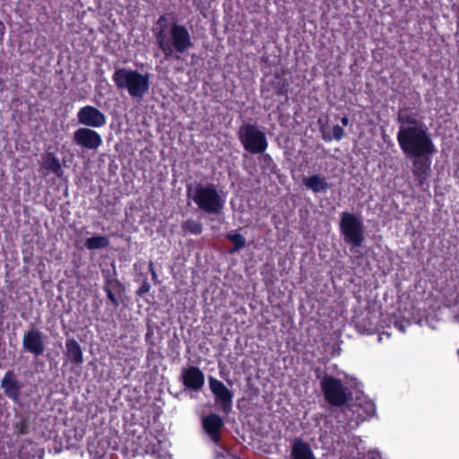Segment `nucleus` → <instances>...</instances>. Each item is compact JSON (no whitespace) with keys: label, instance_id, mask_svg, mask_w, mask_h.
I'll use <instances>...</instances> for the list:
<instances>
[{"label":"nucleus","instance_id":"1","mask_svg":"<svg viewBox=\"0 0 459 459\" xmlns=\"http://www.w3.org/2000/svg\"><path fill=\"white\" fill-rule=\"evenodd\" d=\"M398 144L407 158H420L433 156L437 148L422 126H400L397 134Z\"/></svg>","mask_w":459,"mask_h":459},{"label":"nucleus","instance_id":"2","mask_svg":"<svg viewBox=\"0 0 459 459\" xmlns=\"http://www.w3.org/2000/svg\"><path fill=\"white\" fill-rule=\"evenodd\" d=\"M169 32V38L167 37L165 30L162 29L156 33V40L166 58L172 56L175 51L183 54L194 47L190 33L186 26L173 23Z\"/></svg>","mask_w":459,"mask_h":459},{"label":"nucleus","instance_id":"3","mask_svg":"<svg viewBox=\"0 0 459 459\" xmlns=\"http://www.w3.org/2000/svg\"><path fill=\"white\" fill-rule=\"evenodd\" d=\"M187 195L191 196L200 210L208 214H219L224 208V199L212 183L196 184L192 195L188 187Z\"/></svg>","mask_w":459,"mask_h":459},{"label":"nucleus","instance_id":"4","mask_svg":"<svg viewBox=\"0 0 459 459\" xmlns=\"http://www.w3.org/2000/svg\"><path fill=\"white\" fill-rule=\"evenodd\" d=\"M325 400L333 407H342L351 399V393L340 378L325 374L320 381Z\"/></svg>","mask_w":459,"mask_h":459},{"label":"nucleus","instance_id":"5","mask_svg":"<svg viewBox=\"0 0 459 459\" xmlns=\"http://www.w3.org/2000/svg\"><path fill=\"white\" fill-rule=\"evenodd\" d=\"M340 231L344 241L355 247H361L364 242L365 228L361 219L354 213L343 212L341 214Z\"/></svg>","mask_w":459,"mask_h":459},{"label":"nucleus","instance_id":"6","mask_svg":"<svg viewBox=\"0 0 459 459\" xmlns=\"http://www.w3.org/2000/svg\"><path fill=\"white\" fill-rule=\"evenodd\" d=\"M238 139L244 150L252 154L264 153L268 147L265 133L255 125L241 126L238 130Z\"/></svg>","mask_w":459,"mask_h":459},{"label":"nucleus","instance_id":"7","mask_svg":"<svg viewBox=\"0 0 459 459\" xmlns=\"http://www.w3.org/2000/svg\"><path fill=\"white\" fill-rule=\"evenodd\" d=\"M112 80L118 90H127L132 98L143 97V74L126 68L117 69Z\"/></svg>","mask_w":459,"mask_h":459},{"label":"nucleus","instance_id":"8","mask_svg":"<svg viewBox=\"0 0 459 459\" xmlns=\"http://www.w3.org/2000/svg\"><path fill=\"white\" fill-rule=\"evenodd\" d=\"M412 160V175L417 186L422 190L429 188V179L431 174L432 156L411 158Z\"/></svg>","mask_w":459,"mask_h":459},{"label":"nucleus","instance_id":"9","mask_svg":"<svg viewBox=\"0 0 459 459\" xmlns=\"http://www.w3.org/2000/svg\"><path fill=\"white\" fill-rule=\"evenodd\" d=\"M209 385L212 393L215 396V401L220 404L221 410L224 414H229L232 410V392L220 380L210 377Z\"/></svg>","mask_w":459,"mask_h":459},{"label":"nucleus","instance_id":"10","mask_svg":"<svg viewBox=\"0 0 459 459\" xmlns=\"http://www.w3.org/2000/svg\"><path fill=\"white\" fill-rule=\"evenodd\" d=\"M74 143L88 150H96L102 144L101 135L89 127H80L74 133Z\"/></svg>","mask_w":459,"mask_h":459},{"label":"nucleus","instance_id":"11","mask_svg":"<svg viewBox=\"0 0 459 459\" xmlns=\"http://www.w3.org/2000/svg\"><path fill=\"white\" fill-rule=\"evenodd\" d=\"M80 124L87 127H101L107 122V117L103 112L93 106H84L77 113Z\"/></svg>","mask_w":459,"mask_h":459},{"label":"nucleus","instance_id":"12","mask_svg":"<svg viewBox=\"0 0 459 459\" xmlns=\"http://www.w3.org/2000/svg\"><path fill=\"white\" fill-rule=\"evenodd\" d=\"M202 425L205 433L216 446H221V429L224 427L223 419L216 413H211L204 416L202 420Z\"/></svg>","mask_w":459,"mask_h":459},{"label":"nucleus","instance_id":"13","mask_svg":"<svg viewBox=\"0 0 459 459\" xmlns=\"http://www.w3.org/2000/svg\"><path fill=\"white\" fill-rule=\"evenodd\" d=\"M22 346L25 351L35 356L43 355L46 349L43 333L36 328L25 332L22 337Z\"/></svg>","mask_w":459,"mask_h":459},{"label":"nucleus","instance_id":"14","mask_svg":"<svg viewBox=\"0 0 459 459\" xmlns=\"http://www.w3.org/2000/svg\"><path fill=\"white\" fill-rule=\"evenodd\" d=\"M181 381L185 388L198 391L203 388L205 382L204 372L195 366H189L181 372Z\"/></svg>","mask_w":459,"mask_h":459},{"label":"nucleus","instance_id":"15","mask_svg":"<svg viewBox=\"0 0 459 459\" xmlns=\"http://www.w3.org/2000/svg\"><path fill=\"white\" fill-rule=\"evenodd\" d=\"M169 443L165 435L160 433L145 446V455H150L153 459H172L168 450Z\"/></svg>","mask_w":459,"mask_h":459},{"label":"nucleus","instance_id":"16","mask_svg":"<svg viewBox=\"0 0 459 459\" xmlns=\"http://www.w3.org/2000/svg\"><path fill=\"white\" fill-rule=\"evenodd\" d=\"M4 390V394L14 403L20 400L22 385L19 383L13 370H8L4 373L0 384Z\"/></svg>","mask_w":459,"mask_h":459},{"label":"nucleus","instance_id":"17","mask_svg":"<svg viewBox=\"0 0 459 459\" xmlns=\"http://www.w3.org/2000/svg\"><path fill=\"white\" fill-rule=\"evenodd\" d=\"M65 356L73 365L80 366L83 363L82 349L80 343L74 338H67L65 340Z\"/></svg>","mask_w":459,"mask_h":459},{"label":"nucleus","instance_id":"18","mask_svg":"<svg viewBox=\"0 0 459 459\" xmlns=\"http://www.w3.org/2000/svg\"><path fill=\"white\" fill-rule=\"evenodd\" d=\"M303 184L314 193H325L330 188L326 178L319 174H314L303 178Z\"/></svg>","mask_w":459,"mask_h":459},{"label":"nucleus","instance_id":"19","mask_svg":"<svg viewBox=\"0 0 459 459\" xmlns=\"http://www.w3.org/2000/svg\"><path fill=\"white\" fill-rule=\"evenodd\" d=\"M41 168L61 177L64 173L59 159L53 152H47L42 157Z\"/></svg>","mask_w":459,"mask_h":459},{"label":"nucleus","instance_id":"20","mask_svg":"<svg viewBox=\"0 0 459 459\" xmlns=\"http://www.w3.org/2000/svg\"><path fill=\"white\" fill-rule=\"evenodd\" d=\"M291 457L293 459H316L310 446L300 439L294 442L291 449Z\"/></svg>","mask_w":459,"mask_h":459},{"label":"nucleus","instance_id":"21","mask_svg":"<svg viewBox=\"0 0 459 459\" xmlns=\"http://www.w3.org/2000/svg\"><path fill=\"white\" fill-rule=\"evenodd\" d=\"M182 234L186 236L187 234L200 235L204 230L203 224L196 220L187 219L181 224Z\"/></svg>","mask_w":459,"mask_h":459},{"label":"nucleus","instance_id":"22","mask_svg":"<svg viewBox=\"0 0 459 459\" xmlns=\"http://www.w3.org/2000/svg\"><path fill=\"white\" fill-rule=\"evenodd\" d=\"M109 239L105 236H93L85 240L84 246L89 250H95L108 247Z\"/></svg>","mask_w":459,"mask_h":459},{"label":"nucleus","instance_id":"23","mask_svg":"<svg viewBox=\"0 0 459 459\" xmlns=\"http://www.w3.org/2000/svg\"><path fill=\"white\" fill-rule=\"evenodd\" d=\"M226 238L233 244V251H238L246 246V238L239 233H228Z\"/></svg>","mask_w":459,"mask_h":459},{"label":"nucleus","instance_id":"24","mask_svg":"<svg viewBox=\"0 0 459 459\" xmlns=\"http://www.w3.org/2000/svg\"><path fill=\"white\" fill-rule=\"evenodd\" d=\"M332 132H333L332 136L324 134L323 138L325 141L329 142V141H332L333 139H334L336 141H341L345 134L343 128L342 126H340L339 125L333 126Z\"/></svg>","mask_w":459,"mask_h":459},{"label":"nucleus","instance_id":"25","mask_svg":"<svg viewBox=\"0 0 459 459\" xmlns=\"http://www.w3.org/2000/svg\"><path fill=\"white\" fill-rule=\"evenodd\" d=\"M104 290L107 294V298L112 302L114 307H118L119 302H118L116 295L114 294V292L111 290V289L109 288V286L108 284H106L104 286Z\"/></svg>","mask_w":459,"mask_h":459},{"label":"nucleus","instance_id":"26","mask_svg":"<svg viewBox=\"0 0 459 459\" xmlns=\"http://www.w3.org/2000/svg\"><path fill=\"white\" fill-rule=\"evenodd\" d=\"M216 459H240L238 456L230 454L226 448L223 447V453H219Z\"/></svg>","mask_w":459,"mask_h":459},{"label":"nucleus","instance_id":"27","mask_svg":"<svg viewBox=\"0 0 459 459\" xmlns=\"http://www.w3.org/2000/svg\"><path fill=\"white\" fill-rule=\"evenodd\" d=\"M263 161L264 164H266L268 166H270L271 164H273V158L268 153L263 155Z\"/></svg>","mask_w":459,"mask_h":459},{"label":"nucleus","instance_id":"28","mask_svg":"<svg viewBox=\"0 0 459 459\" xmlns=\"http://www.w3.org/2000/svg\"><path fill=\"white\" fill-rule=\"evenodd\" d=\"M403 122H406L408 124H415L416 123V119L415 118H412V117H407L406 118H403L402 119Z\"/></svg>","mask_w":459,"mask_h":459},{"label":"nucleus","instance_id":"29","mask_svg":"<svg viewBox=\"0 0 459 459\" xmlns=\"http://www.w3.org/2000/svg\"><path fill=\"white\" fill-rule=\"evenodd\" d=\"M341 122H342V126H348V125H349V122H350L349 117H348L347 116L342 117L341 118Z\"/></svg>","mask_w":459,"mask_h":459},{"label":"nucleus","instance_id":"30","mask_svg":"<svg viewBox=\"0 0 459 459\" xmlns=\"http://www.w3.org/2000/svg\"><path fill=\"white\" fill-rule=\"evenodd\" d=\"M5 31L4 23L0 20V35H4Z\"/></svg>","mask_w":459,"mask_h":459},{"label":"nucleus","instance_id":"31","mask_svg":"<svg viewBox=\"0 0 459 459\" xmlns=\"http://www.w3.org/2000/svg\"><path fill=\"white\" fill-rule=\"evenodd\" d=\"M144 82H145V91L148 90V87H149V74L145 73V79H144Z\"/></svg>","mask_w":459,"mask_h":459},{"label":"nucleus","instance_id":"32","mask_svg":"<svg viewBox=\"0 0 459 459\" xmlns=\"http://www.w3.org/2000/svg\"><path fill=\"white\" fill-rule=\"evenodd\" d=\"M137 294L142 296L143 294V284H142L138 290H137Z\"/></svg>","mask_w":459,"mask_h":459},{"label":"nucleus","instance_id":"33","mask_svg":"<svg viewBox=\"0 0 459 459\" xmlns=\"http://www.w3.org/2000/svg\"><path fill=\"white\" fill-rule=\"evenodd\" d=\"M320 374H321V370H320V368H316V377L317 378H319V377H320Z\"/></svg>","mask_w":459,"mask_h":459},{"label":"nucleus","instance_id":"34","mask_svg":"<svg viewBox=\"0 0 459 459\" xmlns=\"http://www.w3.org/2000/svg\"><path fill=\"white\" fill-rule=\"evenodd\" d=\"M149 290V286L145 283V289H144V291L145 293Z\"/></svg>","mask_w":459,"mask_h":459},{"label":"nucleus","instance_id":"35","mask_svg":"<svg viewBox=\"0 0 459 459\" xmlns=\"http://www.w3.org/2000/svg\"><path fill=\"white\" fill-rule=\"evenodd\" d=\"M457 354H458V356H459V350L457 351Z\"/></svg>","mask_w":459,"mask_h":459}]
</instances>
